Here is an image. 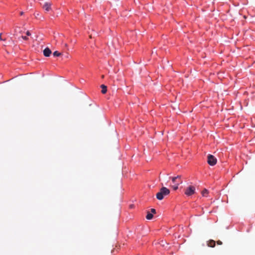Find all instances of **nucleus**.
I'll use <instances>...</instances> for the list:
<instances>
[{"label":"nucleus","instance_id":"f257e3e1","mask_svg":"<svg viewBox=\"0 0 255 255\" xmlns=\"http://www.w3.org/2000/svg\"><path fill=\"white\" fill-rule=\"evenodd\" d=\"M170 193V190L166 187H163L160 189L159 192L156 194V198L159 200H161L163 199L165 196L168 195Z\"/></svg>","mask_w":255,"mask_h":255},{"label":"nucleus","instance_id":"f03ea898","mask_svg":"<svg viewBox=\"0 0 255 255\" xmlns=\"http://www.w3.org/2000/svg\"><path fill=\"white\" fill-rule=\"evenodd\" d=\"M195 187L194 186H189L185 190V194L188 196H191L195 193Z\"/></svg>","mask_w":255,"mask_h":255},{"label":"nucleus","instance_id":"7ed1b4c3","mask_svg":"<svg viewBox=\"0 0 255 255\" xmlns=\"http://www.w3.org/2000/svg\"><path fill=\"white\" fill-rule=\"evenodd\" d=\"M207 162L210 165L214 166L217 163V159L213 155L209 154L207 156Z\"/></svg>","mask_w":255,"mask_h":255},{"label":"nucleus","instance_id":"20e7f679","mask_svg":"<svg viewBox=\"0 0 255 255\" xmlns=\"http://www.w3.org/2000/svg\"><path fill=\"white\" fill-rule=\"evenodd\" d=\"M172 181L174 184L176 185H179L182 183V180L181 179V176L178 175L176 177H171Z\"/></svg>","mask_w":255,"mask_h":255},{"label":"nucleus","instance_id":"39448f33","mask_svg":"<svg viewBox=\"0 0 255 255\" xmlns=\"http://www.w3.org/2000/svg\"><path fill=\"white\" fill-rule=\"evenodd\" d=\"M52 3L49 2H46L44 3L42 7L47 12L51 10Z\"/></svg>","mask_w":255,"mask_h":255},{"label":"nucleus","instance_id":"423d86ee","mask_svg":"<svg viewBox=\"0 0 255 255\" xmlns=\"http://www.w3.org/2000/svg\"><path fill=\"white\" fill-rule=\"evenodd\" d=\"M51 54V50L47 47L43 50V54L45 57H49Z\"/></svg>","mask_w":255,"mask_h":255},{"label":"nucleus","instance_id":"0eeeda50","mask_svg":"<svg viewBox=\"0 0 255 255\" xmlns=\"http://www.w3.org/2000/svg\"><path fill=\"white\" fill-rule=\"evenodd\" d=\"M208 246L213 248L215 246V241L212 240H210L207 243Z\"/></svg>","mask_w":255,"mask_h":255},{"label":"nucleus","instance_id":"6e6552de","mask_svg":"<svg viewBox=\"0 0 255 255\" xmlns=\"http://www.w3.org/2000/svg\"><path fill=\"white\" fill-rule=\"evenodd\" d=\"M101 88H102V90L101 91V92L103 94H105L107 92V87L104 85H102L101 86Z\"/></svg>","mask_w":255,"mask_h":255},{"label":"nucleus","instance_id":"1a4fd4ad","mask_svg":"<svg viewBox=\"0 0 255 255\" xmlns=\"http://www.w3.org/2000/svg\"><path fill=\"white\" fill-rule=\"evenodd\" d=\"M153 218V215L152 213H149V212H147V214L146 216V218L147 220H151Z\"/></svg>","mask_w":255,"mask_h":255},{"label":"nucleus","instance_id":"9d476101","mask_svg":"<svg viewBox=\"0 0 255 255\" xmlns=\"http://www.w3.org/2000/svg\"><path fill=\"white\" fill-rule=\"evenodd\" d=\"M202 195L203 196H207L208 194V191L206 189H204L202 191Z\"/></svg>","mask_w":255,"mask_h":255},{"label":"nucleus","instance_id":"9b49d317","mask_svg":"<svg viewBox=\"0 0 255 255\" xmlns=\"http://www.w3.org/2000/svg\"><path fill=\"white\" fill-rule=\"evenodd\" d=\"M61 55V53H60V52H58V51H56L54 52V53H53V55H54V56H60Z\"/></svg>","mask_w":255,"mask_h":255},{"label":"nucleus","instance_id":"f8f14e48","mask_svg":"<svg viewBox=\"0 0 255 255\" xmlns=\"http://www.w3.org/2000/svg\"><path fill=\"white\" fill-rule=\"evenodd\" d=\"M178 186L179 185H176V184H174L173 186H172V187L173 188V189L174 190H176L178 188Z\"/></svg>","mask_w":255,"mask_h":255},{"label":"nucleus","instance_id":"ddd939ff","mask_svg":"<svg viewBox=\"0 0 255 255\" xmlns=\"http://www.w3.org/2000/svg\"><path fill=\"white\" fill-rule=\"evenodd\" d=\"M21 38H22L23 40H28V39L26 36H21Z\"/></svg>","mask_w":255,"mask_h":255},{"label":"nucleus","instance_id":"4468645a","mask_svg":"<svg viewBox=\"0 0 255 255\" xmlns=\"http://www.w3.org/2000/svg\"><path fill=\"white\" fill-rule=\"evenodd\" d=\"M151 213H152H152L155 214V213H156V210H155V209H151Z\"/></svg>","mask_w":255,"mask_h":255},{"label":"nucleus","instance_id":"2eb2a0df","mask_svg":"<svg viewBox=\"0 0 255 255\" xmlns=\"http://www.w3.org/2000/svg\"><path fill=\"white\" fill-rule=\"evenodd\" d=\"M217 244L218 245H222V242L221 241L219 240L217 242Z\"/></svg>","mask_w":255,"mask_h":255},{"label":"nucleus","instance_id":"dca6fc26","mask_svg":"<svg viewBox=\"0 0 255 255\" xmlns=\"http://www.w3.org/2000/svg\"><path fill=\"white\" fill-rule=\"evenodd\" d=\"M26 34L27 36H30L31 35V33L29 31H27Z\"/></svg>","mask_w":255,"mask_h":255},{"label":"nucleus","instance_id":"f3484780","mask_svg":"<svg viewBox=\"0 0 255 255\" xmlns=\"http://www.w3.org/2000/svg\"><path fill=\"white\" fill-rule=\"evenodd\" d=\"M1 35H2V34H1V33H0V40H3V41L5 40V39H2V38Z\"/></svg>","mask_w":255,"mask_h":255},{"label":"nucleus","instance_id":"a211bd4d","mask_svg":"<svg viewBox=\"0 0 255 255\" xmlns=\"http://www.w3.org/2000/svg\"><path fill=\"white\" fill-rule=\"evenodd\" d=\"M23 13H23V12H22V11H21V12L20 13V15H23Z\"/></svg>","mask_w":255,"mask_h":255},{"label":"nucleus","instance_id":"6ab92c4d","mask_svg":"<svg viewBox=\"0 0 255 255\" xmlns=\"http://www.w3.org/2000/svg\"><path fill=\"white\" fill-rule=\"evenodd\" d=\"M67 46V44H65V46Z\"/></svg>","mask_w":255,"mask_h":255},{"label":"nucleus","instance_id":"aec40b11","mask_svg":"<svg viewBox=\"0 0 255 255\" xmlns=\"http://www.w3.org/2000/svg\"><path fill=\"white\" fill-rule=\"evenodd\" d=\"M104 77V75H103V76H102V78H103Z\"/></svg>","mask_w":255,"mask_h":255}]
</instances>
